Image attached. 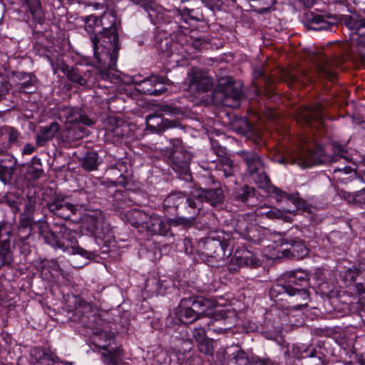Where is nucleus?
Wrapping results in <instances>:
<instances>
[{
  "instance_id": "obj_1",
  "label": "nucleus",
  "mask_w": 365,
  "mask_h": 365,
  "mask_svg": "<svg viewBox=\"0 0 365 365\" xmlns=\"http://www.w3.org/2000/svg\"><path fill=\"white\" fill-rule=\"evenodd\" d=\"M84 29L89 35L95 59L98 61L103 78L113 77L110 70L114 69L120 48L116 26V17L112 12H105L100 17L89 15L83 18Z\"/></svg>"
},
{
  "instance_id": "obj_2",
  "label": "nucleus",
  "mask_w": 365,
  "mask_h": 365,
  "mask_svg": "<svg viewBox=\"0 0 365 365\" xmlns=\"http://www.w3.org/2000/svg\"><path fill=\"white\" fill-rule=\"evenodd\" d=\"M309 274L302 269L287 272L269 289V297L282 309L299 310L310 301Z\"/></svg>"
},
{
  "instance_id": "obj_3",
  "label": "nucleus",
  "mask_w": 365,
  "mask_h": 365,
  "mask_svg": "<svg viewBox=\"0 0 365 365\" xmlns=\"http://www.w3.org/2000/svg\"><path fill=\"white\" fill-rule=\"evenodd\" d=\"M38 232L44 242L55 249H60L73 255H79L88 259L96 256V252L88 251L78 246L75 232L68 228L63 223H54L53 228L47 224L41 225Z\"/></svg>"
},
{
  "instance_id": "obj_4",
  "label": "nucleus",
  "mask_w": 365,
  "mask_h": 365,
  "mask_svg": "<svg viewBox=\"0 0 365 365\" xmlns=\"http://www.w3.org/2000/svg\"><path fill=\"white\" fill-rule=\"evenodd\" d=\"M312 61L314 66V73L311 74L308 71L303 70L301 71L300 76L288 74V78L291 83L298 81L312 82L314 75L319 78H325L331 82H334L337 78L336 68L339 66L344 61V57L341 56H331L328 52L315 51L312 54Z\"/></svg>"
},
{
  "instance_id": "obj_5",
  "label": "nucleus",
  "mask_w": 365,
  "mask_h": 365,
  "mask_svg": "<svg viewBox=\"0 0 365 365\" xmlns=\"http://www.w3.org/2000/svg\"><path fill=\"white\" fill-rule=\"evenodd\" d=\"M215 307L213 300L202 296L184 297L178 307L177 315L182 323L190 324L201 318L202 315L212 314Z\"/></svg>"
},
{
  "instance_id": "obj_6",
  "label": "nucleus",
  "mask_w": 365,
  "mask_h": 365,
  "mask_svg": "<svg viewBox=\"0 0 365 365\" xmlns=\"http://www.w3.org/2000/svg\"><path fill=\"white\" fill-rule=\"evenodd\" d=\"M98 61L96 60V68L82 71L76 67L70 68L69 66L62 63L60 70L66 75L67 78L73 83H76L80 86H91L94 85L99 79L104 81H109L110 82H114L118 80L119 76L114 72H118L116 67L114 69H110V72L113 77L111 78L105 79L103 78L100 74V68H98Z\"/></svg>"
},
{
  "instance_id": "obj_7",
  "label": "nucleus",
  "mask_w": 365,
  "mask_h": 365,
  "mask_svg": "<svg viewBox=\"0 0 365 365\" xmlns=\"http://www.w3.org/2000/svg\"><path fill=\"white\" fill-rule=\"evenodd\" d=\"M328 160L322 145L316 140L304 137L301 139L300 148L293 163L302 168H308L324 163Z\"/></svg>"
},
{
  "instance_id": "obj_8",
  "label": "nucleus",
  "mask_w": 365,
  "mask_h": 365,
  "mask_svg": "<svg viewBox=\"0 0 365 365\" xmlns=\"http://www.w3.org/2000/svg\"><path fill=\"white\" fill-rule=\"evenodd\" d=\"M233 247L232 239L207 237L197 242L196 250L202 257L223 258L232 254Z\"/></svg>"
},
{
  "instance_id": "obj_9",
  "label": "nucleus",
  "mask_w": 365,
  "mask_h": 365,
  "mask_svg": "<svg viewBox=\"0 0 365 365\" xmlns=\"http://www.w3.org/2000/svg\"><path fill=\"white\" fill-rule=\"evenodd\" d=\"M130 167L129 160L126 158L110 160L105 172L107 180L101 181L96 185V189L102 190L103 187H108V184L115 186H125L130 176Z\"/></svg>"
},
{
  "instance_id": "obj_10",
  "label": "nucleus",
  "mask_w": 365,
  "mask_h": 365,
  "mask_svg": "<svg viewBox=\"0 0 365 365\" xmlns=\"http://www.w3.org/2000/svg\"><path fill=\"white\" fill-rule=\"evenodd\" d=\"M237 155L242 159L247 167V172L252 180L260 188H265L270 183V179L265 173L264 163L260 155L255 151H240Z\"/></svg>"
},
{
  "instance_id": "obj_11",
  "label": "nucleus",
  "mask_w": 365,
  "mask_h": 365,
  "mask_svg": "<svg viewBox=\"0 0 365 365\" xmlns=\"http://www.w3.org/2000/svg\"><path fill=\"white\" fill-rule=\"evenodd\" d=\"M201 210V200L193 197L192 192V197H187L177 212L178 216L173 218V222L175 225H181L185 229L191 227L195 225Z\"/></svg>"
},
{
  "instance_id": "obj_12",
  "label": "nucleus",
  "mask_w": 365,
  "mask_h": 365,
  "mask_svg": "<svg viewBox=\"0 0 365 365\" xmlns=\"http://www.w3.org/2000/svg\"><path fill=\"white\" fill-rule=\"evenodd\" d=\"M170 143L172 150L168 158L169 165L175 172L187 174L190 170L191 154L183 148L180 138H172Z\"/></svg>"
},
{
  "instance_id": "obj_13",
  "label": "nucleus",
  "mask_w": 365,
  "mask_h": 365,
  "mask_svg": "<svg viewBox=\"0 0 365 365\" xmlns=\"http://www.w3.org/2000/svg\"><path fill=\"white\" fill-rule=\"evenodd\" d=\"M215 91L222 95L223 104L232 108L238 106L242 96L240 84L231 78L222 79L215 88Z\"/></svg>"
},
{
  "instance_id": "obj_14",
  "label": "nucleus",
  "mask_w": 365,
  "mask_h": 365,
  "mask_svg": "<svg viewBox=\"0 0 365 365\" xmlns=\"http://www.w3.org/2000/svg\"><path fill=\"white\" fill-rule=\"evenodd\" d=\"M79 206H84V203L74 205L68 202L65 196L57 195H54L46 204V207L51 214L63 220H68L72 215H76Z\"/></svg>"
},
{
  "instance_id": "obj_15",
  "label": "nucleus",
  "mask_w": 365,
  "mask_h": 365,
  "mask_svg": "<svg viewBox=\"0 0 365 365\" xmlns=\"http://www.w3.org/2000/svg\"><path fill=\"white\" fill-rule=\"evenodd\" d=\"M338 19L331 14L307 11L304 14V23L311 30L332 31L337 26Z\"/></svg>"
},
{
  "instance_id": "obj_16",
  "label": "nucleus",
  "mask_w": 365,
  "mask_h": 365,
  "mask_svg": "<svg viewBox=\"0 0 365 365\" xmlns=\"http://www.w3.org/2000/svg\"><path fill=\"white\" fill-rule=\"evenodd\" d=\"M295 120L303 126H322L324 120L323 106L317 105L315 108L299 107L295 111Z\"/></svg>"
},
{
  "instance_id": "obj_17",
  "label": "nucleus",
  "mask_w": 365,
  "mask_h": 365,
  "mask_svg": "<svg viewBox=\"0 0 365 365\" xmlns=\"http://www.w3.org/2000/svg\"><path fill=\"white\" fill-rule=\"evenodd\" d=\"M75 312L76 314L81 316V323L88 328L96 329L93 332L94 334H99L101 332L100 329L94 327V323L98 324V322L101 319L97 315L96 309L91 303L86 302L82 298H76L75 301Z\"/></svg>"
},
{
  "instance_id": "obj_18",
  "label": "nucleus",
  "mask_w": 365,
  "mask_h": 365,
  "mask_svg": "<svg viewBox=\"0 0 365 365\" xmlns=\"http://www.w3.org/2000/svg\"><path fill=\"white\" fill-rule=\"evenodd\" d=\"M232 196L234 202L247 207H253L259 203L258 192L255 187L249 185L236 187Z\"/></svg>"
},
{
  "instance_id": "obj_19",
  "label": "nucleus",
  "mask_w": 365,
  "mask_h": 365,
  "mask_svg": "<svg viewBox=\"0 0 365 365\" xmlns=\"http://www.w3.org/2000/svg\"><path fill=\"white\" fill-rule=\"evenodd\" d=\"M146 125L148 130L156 133H161L169 128L180 127L178 120L165 118L157 113L147 115Z\"/></svg>"
},
{
  "instance_id": "obj_20",
  "label": "nucleus",
  "mask_w": 365,
  "mask_h": 365,
  "mask_svg": "<svg viewBox=\"0 0 365 365\" xmlns=\"http://www.w3.org/2000/svg\"><path fill=\"white\" fill-rule=\"evenodd\" d=\"M61 115L65 118L66 125H78L81 123L85 125H92L95 121L90 118L84 111L77 107L63 106L61 108Z\"/></svg>"
},
{
  "instance_id": "obj_21",
  "label": "nucleus",
  "mask_w": 365,
  "mask_h": 365,
  "mask_svg": "<svg viewBox=\"0 0 365 365\" xmlns=\"http://www.w3.org/2000/svg\"><path fill=\"white\" fill-rule=\"evenodd\" d=\"M190 90L197 93H204L211 89L212 83L207 72L201 69H193L188 74Z\"/></svg>"
},
{
  "instance_id": "obj_22",
  "label": "nucleus",
  "mask_w": 365,
  "mask_h": 365,
  "mask_svg": "<svg viewBox=\"0 0 365 365\" xmlns=\"http://www.w3.org/2000/svg\"><path fill=\"white\" fill-rule=\"evenodd\" d=\"M193 197L205 202L212 207H217L223 203L224 193L220 187L216 188H200L193 192Z\"/></svg>"
},
{
  "instance_id": "obj_23",
  "label": "nucleus",
  "mask_w": 365,
  "mask_h": 365,
  "mask_svg": "<svg viewBox=\"0 0 365 365\" xmlns=\"http://www.w3.org/2000/svg\"><path fill=\"white\" fill-rule=\"evenodd\" d=\"M147 226V230L153 235H159L163 236H173L171 231L172 226H181V225H175L173 218L166 220H161L157 215H153L151 221Z\"/></svg>"
},
{
  "instance_id": "obj_24",
  "label": "nucleus",
  "mask_w": 365,
  "mask_h": 365,
  "mask_svg": "<svg viewBox=\"0 0 365 365\" xmlns=\"http://www.w3.org/2000/svg\"><path fill=\"white\" fill-rule=\"evenodd\" d=\"M164 81L163 77L152 76L138 83V91L145 95L159 96L165 91V88H158L157 86L163 84Z\"/></svg>"
},
{
  "instance_id": "obj_25",
  "label": "nucleus",
  "mask_w": 365,
  "mask_h": 365,
  "mask_svg": "<svg viewBox=\"0 0 365 365\" xmlns=\"http://www.w3.org/2000/svg\"><path fill=\"white\" fill-rule=\"evenodd\" d=\"M232 261L239 267L245 266L252 268H255L260 264L259 259L245 247L237 249Z\"/></svg>"
},
{
  "instance_id": "obj_26",
  "label": "nucleus",
  "mask_w": 365,
  "mask_h": 365,
  "mask_svg": "<svg viewBox=\"0 0 365 365\" xmlns=\"http://www.w3.org/2000/svg\"><path fill=\"white\" fill-rule=\"evenodd\" d=\"M14 76L19 81V82L16 84V88L18 91L26 93H31L35 91L38 79L34 74L17 71L14 73Z\"/></svg>"
},
{
  "instance_id": "obj_27",
  "label": "nucleus",
  "mask_w": 365,
  "mask_h": 365,
  "mask_svg": "<svg viewBox=\"0 0 365 365\" xmlns=\"http://www.w3.org/2000/svg\"><path fill=\"white\" fill-rule=\"evenodd\" d=\"M60 129V125L54 121L49 125L41 126L36 136V143L38 147L44 146L53 140Z\"/></svg>"
},
{
  "instance_id": "obj_28",
  "label": "nucleus",
  "mask_w": 365,
  "mask_h": 365,
  "mask_svg": "<svg viewBox=\"0 0 365 365\" xmlns=\"http://www.w3.org/2000/svg\"><path fill=\"white\" fill-rule=\"evenodd\" d=\"M134 193L130 190H116L112 196V206L116 210H124L132 206L135 200L132 195Z\"/></svg>"
},
{
  "instance_id": "obj_29",
  "label": "nucleus",
  "mask_w": 365,
  "mask_h": 365,
  "mask_svg": "<svg viewBox=\"0 0 365 365\" xmlns=\"http://www.w3.org/2000/svg\"><path fill=\"white\" fill-rule=\"evenodd\" d=\"M164 24L170 26V30L173 33H184L183 26L180 25L182 21V16L180 9L169 11L160 16Z\"/></svg>"
},
{
  "instance_id": "obj_30",
  "label": "nucleus",
  "mask_w": 365,
  "mask_h": 365,
  "mask_svg": "<svg viewBox=\"0 0 365 365\" xmlns=\"http://www.w3.org/2000/svg\"><path fill=\"white\" fill-rule=\"evenodd\" d=\"M31 355L36 361L34 365H55L59 361L58 357L50 349L45 348H35Z\"/></svg>"
},
{
  "instance_id": "obj_31",
  "label": "nucleus",
  "mask_w": 365,
  "mask_h": 365,
  "mask_svg": "<svg viewBox=\"0 0 365 365\" xmlns=\"http://www.w3.org/2000/svg\"><path fill=\"white\" fill-rule=\"evenodd\" d=\"M128 222L135 227H142L147 230V226L151 221L153 215H149L140 210H131L125 215Z\"/></svg>"
},
{
  "instance_id": "obj_32",
  "label": "nucleus",
  "mask_w": 365,
  "mask_h": 365,
  "mask_svg": "<svg viewBox=\"0 0 365 365\" xmlns=\"http://www.w3.org/2000/svg\"><path fill=\"white\" fill-rule=\"evenodd\" d=\"M216 170L218 176L224 178L230 182L235 181L234 177L236 169L234 162L230 158L226 157L220 158L219 162L216 165Z\"/></svg>"
},
{
  "instance_id": "obj_33",
  "label": "nucleus",
  "mask_w": 365,
  "mask_h": 365,
  "mask_svg": "<svg viewBox=\"0 0 365 365\" xmlns=\"http://www.w3.org/2000/svg\"><path fill=\"white\" fill-rule=\"evenodd\" d=\"M335 292L331 291L329 294V297L331 300V303L337 306L338 304H341V307L339 308L345 314L350 313L353 309L354 304V297L352 296L345 295V292H339L336 296Z\"/></svg>"
},
{
  "instance_id": "obj_34",
  "label": "nucleus",
  "mask_w": 365,
  "mask_h": 365,
  "mask_svg": "<svg viewBox=\"0 0 365 365\" xmlns=\"http://www.w3.org/2000/svg\"><path fill=\"white\" fill-rule=\"evenodd\" d=\"M341 20L352 34L357 35L358 38L361 37L360 31L362 29H365V18L358 14L344 15L341 16Z\"/></svg>"
},
{
  "instance_id": "obj_35",
  "label": "nucleus",
  "mask_w": 365,
  "mask_h": 365,
  "mask_svg": "<svg viewBox=\"0 0 365 365\" xmlns=\"http://www.w3.org/2000/svg\"><path fill=\"white\" fill-rule=\"evenodd\" d=\"M282 244L289 245L290 247L285 250L284 252H289L292 257L301 259L308 254V250L303 242L299 239H283Z\"/></svg>"
},
{
  "instance_id": "obj_36",
  "label": "nucleus",
  "mask_w": 365,
  "mask_h": 365,
  "mask_svg": "<svg viewBox=\"0 0 365 365\" xmlns=\"http://www.w3.org/2000/svg\"><path fill=\"white\" fill-rule=\"evenodd\" d=\"M173 284L171 280L168 279H148L145 285V289L153 294L165 295L168 292V289L172 287Z\"/></svg>"
},
{
  "instance_id": "obj_37",
  "label": "nucleus",
  "mask_w": 365,
  "mask_h": 365,
  "mask_svg": "<svg viewBox=\"0 0 365 365\" xmlns=\"http://www.w3.org/2000/svg\"><path fill=\"white\" fill-rule=\"evenodd\" d=\"M84 136V129L73 125V126H66V128L61 132L58 138L62 142L71 143L82 138Z\"/></svg>"
},
{
  "instance_id": "obj_38",
  "label": "nucleus",
  "mask_w": 365,
  "mask_h": 365,
  "mask_svg": "<svg viewBox=\"0 0 365 365\" xmlns=\"http://www.w3.org/2000/svg\"><path fill=\"white\" fill-rule=\"evenodd\" d=\"M212 322L211 319H209L208 322L203 323V324H200L199 327H196L192 329V337L195 341L197 343L207 339V331L206 327L209 330H212L217 333H223L226 329L228 328H218V329H213L212 328Z\"/></svg>"
},
{
  "instance_id": "obj_39",
  "label": "nucleus",
  "mask_w": 365,
  "mask_h": 365,
  "mask_svg": "<svg viewBox=\"0 0 365 365\" xmlns=\"http://www.w3.org/2000/svg\"><path fill=\"white\" fill-rule=\"evenodd\" d=\"M187 197V196L182 192H171L165 198L163 207L165 210L173 208L178 212Z\"/></svg>"
},
{
  "instance_id": "obj_40",
  "label": "nucleus",
  "mask_w": 365,
  "mask_h": 365,
  "mask_svg": "<svg viewBox=\"0 0 365 365\" xmlns=\"http://www.w3.org/2000/svg\"><path fill=\"white\" fill-rule=\"evenodd\" d=\"M86 228L93 235L99 238H104L102 220L94 215H88L85 219Z\"/></svg>"
},
{
  "instance_id": "obj_41",
  "label": "nucleus",
  "mask_w": 365,
  "mask_h": 365,
  "mask_svg": "<svg viewBox=\"0 0 365 365\" xmlns=\"http://www.w3.org/2000/svg\"><path fill=\"white\" fill-rule=\"evenodd\" d=\"M24 2L29 10L34 20L38 24H42L44 19V14L39 0H21Z\"/></svg>"
},
{
  "instance_id": "obj_42",
  "label": "nucleus",
  "mask_w": 365,
  "mask_h": 365,
  "mask_svg": "<svg viewBox=\"0 0 365 365\" xmlns=\"http://www.w3.org/2000/svg\"><path fill=\"white\" fill-rule=\"evenodd\" d=\"M252 76L255 81H259V82L254 81L256 86V91H259V88L262 87H267V92L270 93L272 91V88H268L269 83L271 80L265 75L264 71L262 66L255 67L252 72Z\"/></svg>"
},
{
  "instance_id": "obj_43",
  "label": "nucleus",
  "mask_w": 365,
  "mask_h": 365,
  "mask_svg": "<svg viewBox=\"0 0 365 365\" xmlns=\"http://www.w3.org/2000/svg\"><path fill=\"white\" fill-rule=\"evenodd\" d=\"M99 165L98 155L94 151L86 153L81 159L82 168L88 172L96 170Z\"/></svg>"
},
{
  "instance_id": "obj_44",
  "label": "nucleus",
  "mask_w": 365,
  "mask_h": 365,
  "mask_svg": "<svg viewBox=\"0 0 365 365\" xmlns=\"http://www.w3.org/2000/svg\"><path fill=\"white\" fill-rule=\"evenodd\" d=\"M264 238V234L263 230L253 223L243 239L254 244H259Z\"/></svg>"
},
{
  "instance_id": "obj_45",
  "label": "nucleus",
  "mask_w": 365,
  "mask_h": 365,
  "mask_svg": "<svg viewBox=\"0 0 365 365\" xmlns=\"http://www.w3.org/2000/svg\"><path fill=\"white\" fill-rule=\"evenodd\" d=\"M4 134L7 138V146L13 145L20 146L21 145V135L19 130L11 126H6L4 128Z\"/></svg>"
},
{
  "instance_id": "obj_46",
  "label": "nucleus",
  "mask_w": 365,
  "mask_h": 365,
  "mask_svg": "<svg viewBox=\"0 0 365 365\" xmlns=\"http://www.w3.org/2000/svg\"><path fill=\"white\" fill-rule=\"evenodd\" d=\"M252 224L253 223L245 216H242L235 220L234 232L240 237L244 238Z\"/></svg>"
},
{
  "instance_id": "obj_47",
  "label": "nucleus",
  "mask_w": 365,
  "mask_h": 365,
  "mask_svg": "<svg viewBox=\"0 0 365 365\" xmlns=\"http://www.w3.org/2000/svg\"><path fill=\"white\" fill-rule=\"evenodd\" d=\"M122 351L119 348L113 349L102 354L103 361L107 365H120Z\"/></svg>"
},
{
  "instance_id": "obj_48",
  "label": "nucleus",
  "mask_w": 365,
  "mask_h": 365,
  "mask_svg": "<svg viewBox=\"0 0 365 365\" xmlns=\"http://www.w3.org/2000/svg\"><path fill=\"white\" fill-rule=\"evenodd\" d=\"M180 12L182 14V21L185 16H187L190 19L194 20L195 21L203 22L206 21L202 10L199 8L188 9L185 7L180 10Z\"/></svg>"
},
{
  "instance_id": "obj_49",
  "label": "nucleus",
  "mask_w": 365,
  "mask_h": 365,
  "mask_svg": "<svg viewBox=\"0 0 365 365\" xmlns=\"http://www.w3.org/2000/svg\"><path fill=\"white\" fill-rule=\"evenodd\" d=\"M247 354L242 350L237 351L228 359V365H250Z\"/></svg>"
},
{
  "instance_id": "obj_50",
  "label": "nucleus",
  "mask_w": 365,
  "mask_h": 365,
  "mask_svg": "<svg viewBox=\"0 0 365 365\" xmlns=\"http://www.w3.org/2000/svg\"><path fill=\"white\" fill-rule=\"evenodd\" d=\"M299 358H317L319 361L324 363L326 360V355L322 351V347L318 348L307 347L302 354L299 356Z\"/></svg>"
},
{
  "instance_id": "obj_51",
  "label": "nucleus",
  "mask_w": 365,
  "mask_h": 365,
  "mask_svg": "<svg viewBox=\"0 0 365 365\" xmlns=\"http://www.w3.org/2000/svg\"><path fill=\"white\" fill-rule=\"evenodd\" d=\"M359 274V272L357 268H349L341 274V279L344 281V283L346 287H351L352 285L354 287L356 284L355 282Z\"/></svg>"
},
{
  "instance_id": "obj_52",
  "label": "nucleus",
  "mask_w": 365,
  "mask_h": 365,
  "mask_svg": "<svg viewBox=\"0 0 365 365\" xmlns=\"http://www.w3.org/2000/svg\"><path fill=\"white\" fill-rule=\"evenodd\" d=\"M343 197L349 202L365 205V187L352 193L343 192Z\"/></svg>"
},
{
  "instance_id": "obj_53",
  "label": "nucleus",
  "mask_w": 365,
  "mask_h": 365,
  "mask_svg": "<svg viewBox=\"0 0 365 365\" xmlns=\"http://www.w3.org/2000/svg\"><path fill=\"white\" fill-rule=\"evenodd\" d=\"M37 202V197L35 192L29 191L27 194V199L24 204V214L29 215H33L35 210L36 205Z\"/></svg>"
},
{
  "instance_id": "obj_54",
  "label": "nucleus",
  "mask_w": 365,
  "mask_h": 365,
  "mask_svg": "<svg viewBox=\"0 0 365 365\" xmlns=\"http://www.w3.org/2000/svg\"><path fill=\"white\" fill-rule=\"evenodd\" d=\"M34 222V220L33 218V215H29L24 213L21 215L19 227L26 229V235H31L32 231V224Z\"/></svg>"
},
{
  "instance_id": "obj_55",
  "label": "nucleus",
  "mask_w": 365,
  "mask_h": 365,
  "mask_svg": "<svg viewBox=\"0 0 365 365\" xmlns=\"http://www.w3.org/2000/svg\"><path fill=\"white\" fill-rule=\"evenodd\" d=\"M198 350L207 356H212L214 352V348L212 346V341L209 338L197 343Z\"/></svg>"
},
{
  "instance_id": "obj_56",
  "label": "nucleus",
  "mask_w": 365,
  "mask_h": 365,
  "mask_svg": "<svg viewBox=\"0 0 365 365\" xmlns=\"http://www.w3.org/2000/svg\"><path fill=\"white\" fill-rule=\"evenodd\" d=\"M269 187V192L274 195L275 197L277 200H282V198H287L288 200H291V195L286 192L282 190L277 187L271 185V182L266 187Z\"/></svg>"
},
{
  "instance_id": "obj_57",
  "label": "nucleus",
  "mask_w": 365,
  "mask_h": 365,
  "mask_svg": "<svg viewBox=\"0 0 365 365\" xmlns=\"http://www.w3.org/2000/svg\"><path fill=\"white\" fill-rule=\"evenodd\" d=\"M43 173L42 167L29 165L27 168V174L33 180H37L41 178Z\"/></svg>"
},
{
  "instance_id": "obj_58",
  "label": "nucleus",
  "mask_w": 365,
  "mask_h": 365,
  "mask_svg": "<svg viewBox=\"0 0 365 365\" xmlns=\"http://www.w3.org/2000/svg\"><path fill=\"white\" fill-rule=\"evenodd\" d=\"M202 2L212 11L221 10L223 6V0H202Z\"/></svg>"
},
{
  "instance_id": "obj_59",
  "label": "nucleus",
  "mask_w": 365,
  "mask_h": 365,
  "mask_svg": "<svg viewBox=\"0 0 365 365\" xmlns=\"http://www.w3.org/2000/svg\"><path fill=\"white\" fill-rule=\"evenodd\" d=\"M212 149L214 153L217 155L220 158H226V149L225 148L221 146L217 140H211Z\"/></svg>"
},
{
  "instance_id": "obj_60",
  "label": "nucleus",
  "mask_w": 365,
  "mask_h": 365,
  "mask_svg": "<svg viewBox=\"0 0 365 365\" xmlns=\"http://www.w3.org/2000/svg\"><path fill=\"white\" fill-rule=\"evenodd\" d=\"M354 288L359 295L358 302L361 305L365 306V285L363 283L358 282L354 285Z\"/></svg>"
},
{
  "instance_id": "obj_61",
  "label": "nucleus",
  "mask_w": 365,
  "mask_h": 365,
  "mask_svg": "<svg viewBox=\"0 0 365 365\" xmlns=\"http://www.w3.org/2000/svg\"><path fill=\"white\" fill-rule=\"evenodd\" d=\"M111 132L113 136L122 138L127 135L128 126L125 124L116 125L111 130Z\"/></svg>"
},
{
  "instance_id": "obj_62",
  "label": "nucleus",
  "mask_w": 365,
  "mask_h": 365,
  "mask_svg": "<svg viewBox=\"0 0 365 365\" xmlns=\"http://www.w3.org/2000/svg\"><path fill=\"white\" fill-rule=\"evenodd\" d=\"M195 242H193L192 239L191 238L187 237L184 239L183 243L185 247V252L187 255H192L194 253H197V247H195L194 246V244Z\"/></svg>"
},
{
  "instance_id": "obj_63",
  "label": "nucleus",
  "mask_w": 365,
  "mask_h": 365,
  "mask_svg": "<svg viewBox=\"0 0 365 365\" xmlns=\"http://www.w3.org/2000/svg\"><path fill=\"white\" fill-rule=\"evenodd\" d=\"M291 201L294 202L296 207L298 209H302L303 210H306L307 208V205L305 200L298 197H294L293 195H291Z\"/></svg>"
},
{
  "instance_id": "obj_64",
  "label": "nucleus",
  "mask_w": 365,
  "mask_h": 365,
  "mask_svg": "<svg viewBox=\"0 0 365 365\" xmlns=\"http://www.w3.org/2000/svg\"><path fill=\"white\" fill-rule=\"evenodd\" d=\"M250 365H274V363L269 359L252 357L251 359Z\"/></svg>"
}]
</instances>
